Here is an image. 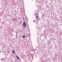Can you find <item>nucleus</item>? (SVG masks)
<instances>
[{"instance_id": "obj_7", "label": "nucleus", "mask_w": 62, "mask_h": 62, "mask_svg": "<svg viewBox=\"0 0 62 62\" xmlns=\"http://www.w3.org/2000/svg\"><path fill=\"white\" fill-rule=\"evenodd\" d=\"M36 22V21H35V20H33V22Z\"/></svg>"}, {"instance_id": "obj_6", "label": "nucleus", "mask_w": 62, "mask_h": 62, "mask_svg": "<svg viewBox=\"0 0 62 62\" xmlns=\"http://www.w3.org/2000/svg\"><path fill=\"white\" fill-rule=\"evenodd\" d=\"M36 15H38V14H36L35 15V16H36Z\"/></svg>"}, {"instance_id": "obj_4", "label": "nucleus", "mask_w": 62, "mask_h": 62, "mask_svg": "<svg viewBox=\"0 0 62 62\" xmlns=\"http://www.w3.org/2000/svg\"><path fill=\"white\" fill-rule=\"evenodd\" d=\"M25 38V36L24 35L23 36V38Z\"/></svg>"}, {"instance_id": "obj_2", "label": "nucleus", "mask_w": 62, "mask_h": 62, "mask_svg": "<svg viewBox=\"0 0 62 62\" xmlns=\"http://www.w3.org/2000/svg\"><path fill=\"white\" fill-rule=\"evenodd\" d=\"M16 57L17 58V59L20 60V58H19V57L17 55H16Z\"/></svg>"}, {"instance_id": "obj_5", "label": "nucleus", "mask_w": 62, "mask_h": 62, "mask_svg": "<svg viewBox=\"0 0 62 62\" xmlns=\"http://www.w3.org/2000/svg\"><path fill=\"white\" fill-rule=\"evenodd\" d=\"M36 18H39V17H38V16H36Z\"/></svg>"}, {"instance_id": "obj_8", "label": "nucleus", "mask_w": 62, "mask_h": 62, "mask_svg": "<svg viewBox=\"0 0 62 62\" xmlns=\"http://www.w3.org/2000/svg\"><path fill=\"white\" fill-rule=\"evenodd\" d=\"M1 51H0V53H1Z\"/></svg>"}, {"instance_id": "obj_3", "label": "nucleus", "mask_w": 62, "mask_h": 62, "mask_svg": "<svg viewBox=\"0 0 62 62\" xmlns=\"http://www.w3.org/2000/svg\"><path fill=\"white\" fill-rule=\"evenodd\" d=\"M12 53H13V54H14L15 53V52H14V50H13L12 52Z\"/></svg>"}, {"instance_id": "obj_1", "label": "nucleus", "mask_w": 62, "mask_h": 62, "mask_svg": "<svg viewBox=\"0 0 62 62\" xmlns=\"http://www.w3.org/2000/svg\"><path fill=\"white\" fill-rule=\"evenodd\" d=\"M23 25L24 27H25L26 26V24H25V22H24L23 23Z\"/></svg>"}]
</instances>
